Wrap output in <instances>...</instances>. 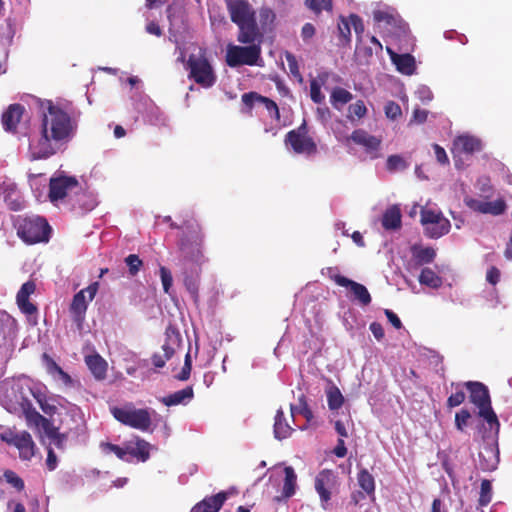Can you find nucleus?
<instances>
[{"instance_id":"nucleus-1","label":"nucleus","mask_w":512,"mask_h":512,"mask_svg":"<svg viewBox=\"0 0 512 512\" xmlns=\"http://www.w3.org/2000/svg\"><path fill=\"white\" fill-rule=\"evenodd\" d=\"M77 127L75 118L60 106L48 101L42 115L40 136L29 143L31 158L46 159L55 154L61 145L74 137Z\"/></svg>"},{"instance_id":"nucleus-2","label":"nucleus","mask_w":512,"mask_h":512,"mask_svg":"<svg viewBox=\"0 0 512 512\" xmlns=\"http://www.w3.org/2000/svg\"><path fill=\"white\" fill-rule=\"evenodd\" d=\"M163 221L169 223L170 228L182 231L178 241V249L185 265L188 262L201 264L204 261L203 245L204 233L194 218L186 219L181 225L172 221L171 216H165Z\"/></svg>"},{"instance_id":"nucleus-3","label":"nucleus","mask_w":512,"mask_h":512,"mask_svg":"<svg viewBox=\"0 0 512 512\" xmlns=\"http://www.w3.org/2000/svg\"><path fill=\"white\" fill-rule=\"evenodd\" d=\"M231 21L238 27L241 44L262 42L263 32L257 24L256 11L248 0H225Z\"/></svg>"},{"instance_id":"nucleus-4","label":"nucleus","mask_w":512,"mask_h":512,"mask_svg":"<svg viewBox=\"0 0 512 512\" xmlns=\"http://www.w3.org/2000/svg\"><path fill=\"white\" fill-rule=\"evenodd\" d=\"M17 235L27 244L48 242L51 227L48 221L41 216H18L14 221Z\"/></svg>"},{"instance_id":"nucleus-5","label":"nucleus","mask_w":512,"mask_h":512,"mask_svg":"<svg viewBox=\"0 0 512 512\" xmlns=\"http://www.w3.org/2000/svg\"><path fill=\"white\" fill-rule=\"evenodd\" d=\"M186 69L189 71V79L193 80L203 88H210L217 81V76L209 59L207 58L205 49H200L197 55H189L186 62Z\"/></svg>"},{"instance_id":"nucleus-6","label":"nucleus","mask_w":512,"mask_h":512,"mask_svg":"<svg viewBox=\"0 0 512 512\" xmlns=\"http://www.w3.org/2000/svg\"><path fill=\"white\" fill-rule=\"evenodd\" d=\"M464 386L469 392V400L479 409V416L484 418L490 428H499L497 415L491 407L489 390L486 385L478 381H467Z\"/></svg>"},{"instance_id":"nucleus-7","label":"nucleus","mask_w":512,"mask_h":512,"mask_svg":"<svg viewBox=\"0 0 512 512\" xmlns=\"http://www.w3.org/2000/svg\"><path fill=\"white\" fill-rule=\"evenodd\" d=\"M261 43H247V46L229 45L226 53V63L229 67L242 65H259L261 60Z\"/></svg>"},{"instance_id":"nucleus-8","label":"nucleus","mask_w":512,"mask_h":512,"mask_svg":"<svg viewBox=\"0 0 512 512\" xmlns=\"http://www.w3.org/2000/svg\"><path fill=\"white\" fill-rule=\"evenodd\" d=\"M113 417L121 424L146 431L151 426V415L147 409H136L132 404L111 409Z\"/></svg>"},{"instance_id":"nucleus-9","label":"nucleus","mask_w":512,"mask_h":512,"mask_svg":"<svg viewBox=\"0 0 512 512\" xmlns=\"http://www.w3.org/2000/svg\"><path fill=\"white\" fill-rule=\"evenodd\" d=\"M285 144L290 146L294 153L315 155L318 147L315 140L309 135V129L306 120L296 128L290 130L285 135Z\"/></svg>"},{"instance_id":"nucleus-10","label":"nucleus","mask_w":512,"mask_h":512,"mask_svg":"<svg viewBox=\"0 0 512 512\" xmlns=\"http://www.w3.org/2000/svg\"><path fill=\"white\" fill-rule=\"evenodd\" d=\"M0 439L8 445L16 447L19 451V458L23 461H29L35 455L36 445L28 431L15 432L8 429L0 433Z\"/></svg>"},{"instance_id":"nucleus-11","label":"nucleus","mask_w":512,"mask_h":512,"mask_svg":"<svg viewBox=\"0 0 512 512\" xmlns=\"http://www.w3.org/2000/svg\"><path fill=\"white\" fill-rule=\"evenodd\" d=\"M79 189L80 184L76 177L58 174L50 178L48 198L51 203L57 204Z\"/></svg>"},{"instance_id":"nucleus-12","label":"nucleus","mask_w":512,"mask_h":512,"mask_svg":"<svg viewBox=\"0 0 512 512\" xmlns=\"http://www.w3.org/2000/svg\"><path fill=\"white\" fill-rule=\"evenodd\" d=\"M99 283L93 282L85 289L77 292L72 299L69 307V312L72 316L73 321L80 328L85 319L87 311L88 301H92L98 291Z\"/></svg>"},{"instance_id":"nucleus-13","label":"nucleus","mask_w":512,"mask_h":512,"mask_svg":"<svg viewBox=\"0 0 512 512\" xmlns=\"http://www.w3.org/2000/svg\"><path fill=\"white\" fill-rule=\"evenodd\" d=\"M337 475L329 469H323L315 478V490L319 494L321 506L327 509V505L331 500L332 490L337 486Z\"/></svg>"},{"instance_id":"nucleus-14","label":"nucleus","mask_w":512,"mask_h":512,"mask_svg":"<svg viewBox=\"0 0 512 512\" xmlns=\"http://www.w3.org/2000/svg\"><path fill=\"white\" fill-rule=\"evenodd\" d=\"M7 410L10 412L21 410L25 416L27 424L37 428H41L48 420L33 407L27 396H21V398L15 403L8 404Z\"/></svg>"},{"instance_id":"nucleus-15","label":"nucleus","mask_w":512,"mask_h":512,"mask_svg":"<svg viewBox=\"0 0 512 512\" xmlns=\"http://www.w3.org/2000/svg\"><path fill=\"white\" fill-rule=\"evenodd\" d=\"M331 279L337 285L349 288L354 296V299L357 300L361 305L367 306L371 303V295L363 284L355 282L340 274L331 276Z\"/></svg>"},{"instance_id":"nucleus-16","label":"nucleus","mask_w":512,"mask_h":512,"mask_svg":"<svg viewBox=\"0 0 512 512\" xmlns=\"http://www.w3.org/2000/svg\"><path fill=\"white\" fill-rule=\"evenodd\" d=\"M465 204L473 211L494 216L503 214L507 208L506 202L503 199L483 201L475 198H466Z\"/></svg>"},{"instance_id":"nucleus-17","label":"nucleus","mask_w":512,"mask_h":512,"mask_svg":"<svg viewBox=\"0 0 512 512\" xmlns=\"http://www.w3.org/2000/svg\"><path fill=\"white\" fill-rule=\"evenodd\" d=\"M36 290V285L33 281L25 282L16 295V302L21 310L26 315H33L37 312V307L30 302L29 297Z\"/></svg>"},{"instance_id":"nucleus-18","label":"nucleus","mask_w":512,"mask_h":512,"mask_svg":"<svg viewBox=\"0 0 512 512\" xmlns=\"http://www.w3.org/2000/svg\"><path fill=\"white\" fill-rule=\"evenodd\" d=\"M351 139L354 143L363 146L372 158L377 157V152L381 145V140L379 138L368 134L363 129H356L352 132Z\"/></svg>"},{"instance_id":"nucleus-19","label":"nucleus","mask_w":512,"mask_h":512,"mask_svg":"<svg viewBox=\"0 0 512 512\" xmlns=\"http://www.w3.org/2000/svg\"><path fill=\"white\" fill-rule=\"evenodd\" d=\"M24 112L25 108L21 104L15 103L9 105L1 117L4 130L7 132L15 133Z\"/></svg>"},{"instance_id":"nucleus-20","label":"nucleus","mask_w":512,"mask_h":512,"mask_svg":"<svg viewBox=\"0 0 512 512\" xmlns=\"http://www.w3.org/2000/svg\"><path fill=\"white\" fill-rule=\"evenodd\" d=\"M421 224L425 227L429 224H440V234H447L450 231V221L445 218L441 211L423 207L420 212Z\"/></svg>"},{"instance_id":"nucleus-21","label":"nucleus","mask_w":512,"mask_h":512,"mask_svg":"<svg viewBox=\"0 0 512 512\" xmlns=\"http://www.w3.org/2000/svg\"><path fill=\"white\" fill-rule=\"evenodd\" d=\"M228 498V493L221 491L216 495L205 497L198 502L191 512H218Z\"/></svg>"},{"instance_id":"nucleus-22","label":"nucleus","mask_w":512,"mask_h":512,"mask_svg":"<svg viewBox=\"0 0 512 512\" xmlns=\"http://www.w3.org/2000/svg\"><path fill=\"white\" fill-rule=\"evenodd\" d=\"M387 51L390 54L393 64L396 66L400 73L405 75L414 74L416 70V63L415 58L411 54H397L391 51L389 48Z\"/></svg>"},{"instance_id":"nucleus-23","label":"nucleus","mask_w":512,"mask_h":512,"mask_svg":"<svg viewBox=\"0 0 512 512\" xmlns=\"http://www.w3.org/2000/svg\"><path fill=\"white\" fill-rule=\"evenodd\" d=\"M453 148L458 152L472 154L482 149V143L474 136L460 135L454 139Z\"/></svg>"},{"instance_id":"nucleus-24","label":"nucleus","mask_w":512,"mask_h":512,"mask_svg":"<svg viewBox=\"0 0 512 512\" xmlns=\"http://www.w3.org/2000/svg\"><path fill=\"white\" fill-rule=\"evenodd\" d=\"M181 265L186 268L189 266V264H195V262H188L185 265L183 264L182 259L180 258ZM205 262V260L201 264H197L198 268L195 270V274L188 275L187 272H185L184 277V285L187 289V291L191 294L193 300L195 302L198 301L199 298V284H200V266Z\"/></svg>"},{"instance_id":"nucleus-25","label":"nucleus","mask_w":512,"mask_h":512,"mask_svg":"<svg viewBox=\"0 0 512 512\" xmlns=\"http://www.w3.org/2000/svg\"><path fill=\"white\" fill-rule=\"evenodd\" d=\"M17 332V321L6 312H0V347L8 337H14Z\"/></svg>"},{"instance_id":"nucleus-26","label":"nucleus","mask_w":512,"mask_h":512,"mask_svg":"<svg viewBox=\"0 0 512 512\" xmlns=\"http://www.w3.org/2000/svg\"><path fill=\"white\" fill-rule=\"evenodd\" d=\"M165 341L162 345V350L164 352L165 358L168 360L173 357L176 349L180 346L182 342L181 334L174 328H168L165 333Z\"/></svg>"},{"instance_id":"nucleus-27","label":"nucleus","mask_w":512,"mask_h":512,"mask_svg":"<svg viewBox=\"0 0 512 512\" xmlns=\"http://www.w3.org/2000/svg\"><path fill=\"white\" fill-rule=\"evenodd\" d=\"M85 363L97 380H103L107 374V362L97 353L85 357Z\"/></svg>"},{"instance_id":"nucleus-28","label":"nucleus","mask_w":512,"mask_h":512,"mask_svg":"<svg viewBox=\"0 0 512 512\" xmlns=\"http://www.w3.org/2000/svg\"><path fill=\"white\" fill-rule=\"evenodd\" d=\"M76 196L71 203L73 209H79L82 212L91 211L97 205L94 195L84 191L81 188L75 191Z\"/></svg>"},{"instance_id":"nucleus-29","label":"nucleus","mask_w":512,"mask_h":512,"mask_svg":"<svg viewBox=\"0 0 512 512\" xmlns=\"http://www.w3.org/2000/svg\"><path fill=\"white\" fill-rule=\"evenodd\" d=\"M294 429L288 423L284 411L280 408L277 410L274 421V437L278 440L288 438Z\"/></svg>"},{"instance_id":"nucleus-30","label":"nucleus","mask_w":512,"mask_h":512,"mask_svg":"<svg viewBox=\"0 0 512 512\" xmlns=\"http://www.w3.org/2000/svg\"><path fill=\"white\" fill-rule=\"evenodd\" d=\"M479 466L483 471H493L499 463L498 453L491 447L485 446L478 454Z\"/></svg>"},{"instance_id":"nucleus-31","label":"nucleus","mask_w":512,"mask_h":512,"mask_svg":"<svg viewBox=\"0 0 512 512\" xmlns=\"http://www.w3.org/2000/svg\"><path fill=\"white\" fill-rule=\"evenodd\" d=\"M5 202L11 210L18 211L22 208V201L15 183H4L0 188Z\"/></svg>"},{"instance_id":"nucleus-32","label":"nucleus","mask_w":512,"mask_h":512,"mask_svg":"<svg viewBox=\"0 0 512 512\" xmlns=\"http://www.w3.org/2000/svg\"><path fill=\"white\" fill-rule=\"evenodd\" d=\"M194 396V391L191 386H188L182 390L176 391L172 394H169L167 396H164L161 399V402L165 406H176L179 404H185L189 402Z\"/></svg>"},{"instance_id":"nucleus-33","label":"nucleus","mask_w":512,"mask_h":512,"mask_svg":"<svg viewBox=\"0 0 512 512\" xmlns=\"http://www.w3.org/2000/svg\"><path fill=\"white\" fill-rule=\"evenodd\" d=\"M401 211L397 205L387 208L382 216V226L386 230H395L401 227Z\"/></svg>"},{"instance_id":"nucleus-34","label":"nucleus","mask_w":512,"mask_h":512,"mask_svg":"<svg viewBox=\"0 0 512 512\" xmlns=\"http://www.w3.org/2000/svg\"><path fill=\"white\" fill-rule=\"evenodd\" d=\"M357 482L361 490H363L368 497H375V479L366 468H361L359 470L357 474Z\"/></svg>"},{"instance_id":"nucleus-35","label":"nucleus","mask_w":512,"mask_h":512,"mask_svg":"<svg viewBox=\"0 0 512 512\" xmlns=\"http://www.w3.org/2000/svg\"><path fill=\"white\" fill-rule=\"evenodd\" d=\"M128 455L145 462L150 456V444L143 439H137L134 445L127 446Z\"/></svg>"},{"instance_id":"nucleus-36","label":"nucleus","mask_w":512,"mask_h":512,"mask_svg":"<svg viewBox=\"0 0 512 512\" xmlns=\"http://www.w3.org/2000/svg\"><path fill=\"white\" fill-rule=\"evenodd\" d=\"M351 19L348 17H345L343 15H340L338 18V36H339V43L342 46H348L351 43Z\"/></svg>"},{"instance_id":"nucleus-37","label":"nucleus","mask_w":512,"mask_h":512,"mask_svg":"<svg viewBox=\"0 0 512 512\" xmlns=\"http://www.w3.org/2000/svg\"><path fill=\"white\" fill-rule=\"evenodd\" d=\"M412 255L418 266L430 264L436 257V251L432 247H412Z\"/></svg>"},{"instance_id":"nucleus-38","label":"nucleus","mask_w":512,"mask_h":512,"mask_svg":"<svg viewBox=\"0 0 512 512\" xmlns=\"http://www.w3.org/2000/svg\"><path fill=\"white\" fill-rule=\"evenodd\" d=\"M284 473L285 478L282 489V497L288 499L295 494L297 475L291 466L285 467Z\"/></svg>"},{"instance_id":"nucleus-39","label":"nucleus","mask_w":512,"mask_h":512,"mask_svg":"<svg viewBox=\"0 0 512 512\" xmlns=\"http://www.w3.org/2000/svg\"><path fill=\"white\" fill-rule=\"evenodd\" d=\"M418 280L420 284L434 289H437L442 285V278L430 268L422 269Z\"/></svg>"},{"instance_id":"nucleus-40","label":"nucleus","mask_w":512,"mask_h":512,"mask_svg":"<svg viewBox=\"0 0 512 512\" xmlns=\"http://www.w3.org/2000/svg\"><path fill=\"white\" fill-rule=\"evenodd\" d=\"M328 407L330 410H338L344 403V397L336 386H331L326 391Z\"/></svg>"},{"instance_id":"nucleus-41","label":"nucleus","mask_w":512,"mask_h":512,"mask_svg":"<svg viewBox=\"0 0 512 512\" xmlns=\"http://www.w3.org/2000/svg\"><path fill=\"white\" fill-rule=\"evenodd\" d=\"M353 99V95L348 90L336 87L331 93V103L335 108H338V104L344 105Z\"/></svg>"},{"instance_id":"nucleus-42","label":"nucleus","mask_w":512,"mask_h":512,"mask_svg":"<svg viewBox=\"0 0 512 512\" xmlns=\"http://www.w3.org/2000/svg\"><path fill=\"white\" fill-rule=\"evenodd\" d=\"M305 4L316 15L322 11L331 12L333 10V0H305Z\"/></svg>"},{"instance_id":"nucleus-43","label":"nucleus","mask_w":512,"mask_h":512,"mask_svg":"<svg viewBox=\"0 0 512 512\" xmlns=\"http://www.w3.org/2000/svg\"><path fill=\"white\" fill-rule=\"evenodd\" d=\"M290 411H291V418H294V415L298 413V414H301V415H303L305 417L307 423H310L313 420V418H314L313 412L310 409V407L308 406V404L305 401L304 397L300 398V405L299 406H295V405L291 404L290 405Z\"/></svg>"},{"instance_id":"nucleus-44","label":"nucleus","mask_w":512,"mask_h":512,"mask_svg":"<svg viewBox=\"0 0 512 512\" xmlns=\"http://www.w3.org/2000/svg\"><path fill=\"white\" fill-rule=\"evenodd\" d=\"M41 410L49 416H53L57 412V406L55 405V400L52 398H47L45 395L38 394L35 395Z\"/></svg>"},{"instance_id":"nucleus-45","label":"nucleus","mask_w":512,"mask_h":512,"mask_svg":"<svg viewBox=\"0 0 512 512\" xmlns=\"http://www.w3.org/2000/svg\"><path fill=\"white\" fill-rule=\"evenodd\" d=\"M492 500V484L488 479H483L480 487L479 505L487 506Z\"/></svg>"},{"instance_id":"nucleus-46","label":"nucleus","mask_w":512,"mask_h":512,"mask_svg":"<svg viewBox=\"0 0 512 512\" xmlns=\"http://www.w3.org/2000/svg\"><path fill=\"white\" fill-rule=\"evenodd\" d=\"M349 18L351 19V25L354 29V32L356 34V41L357 43H361L363 39V34L365 31V26L363 23L362 18L357 14H350Z\"/></svg>"},{"instance_id":"nucleus-47","label":"nucleus","mask_w":512,"mask_h":512,"mask_svg":"<svg viewBox=\"0 0 512 512\" xmlns=\"http://www.w3.org/2000/svg\"><path fill=\"white\" fill-rule=\"evenodd\" d=\"M260 23L263 30H266L267 27H271L274 24L276 19V15L271 8L264 7L260 9Z\"/></svg>"},{"instance_id":"nucleus-48","label":"nucleus","mask_w":512,"mask_h":512,"mask_svg":"<svg viewBox=\"0 0 512 512\" xmlns=\"http://www.w3.org/2000/svg\"><path fill=\"white\" fill-rule=\"evenodd\" d=\"M348 112V118L353 119L354 117H357L360 119L366 115L367 108L362 100H358L349 106Z\"/></svg>"},{"instance_id":"nucleus-49","label":"nucleus","mask_w":512,"mask_h":512,"mask_svg":"<svg viewBox=\"0 0 512 512\" xmlns=\"http://www.w3.org/2000/svg\"><path fill=\"white\" fill-rule=\"evenodd\" d=\"M260 103L264 105L272 118L277 121L280 120V111L275 101L268 97L262 96V98H260Z\"/></svg>"},{"instance_id":"nucleus-50","label":"nucleus","mask_w":512,"mask_h":512,"mask_svg":"<svg viewBox=\"0 0 512 512\" xmlns=\"http://www.w3.org/2000/svg\"><path fill=\"white\" fill-rule=\"evenodd\" d=\"M470 419L471 413L469 410L461 409L459 412H457L455 415V426L457 430L463 432Z\"/></svg>"},{"instance_id":"nucleus-51","label":"nucleus","mask_w":512,"mask_h":512,"mask_svg":"<svg viewBox=\"0 0 512 512\" xmlns=\"http://www.w3.org/2000/svg\"><path fill=\"white\" fill-rule=\"evenodd\" d=\"M389 171L403 170L407 167L405 160L399 155H391L386 162Z\"/></svg>"},{"instance_id":"nucleus-52","label":"nucleus","mask_w":512,"mask_h":512,"mask_svg":"<svg viewBox=\"0 0 512 512\" xmlns=\"http://www.w3.org/2000/svg\"><path fill=\"white\" fill-rule=\"evenodd\" d=\"M5 480L18 491H22L25 487L24 481L14 471L6 470L4 472Z\"/></svg>"},{"instance_id":"nucleus-53","label":"nucleus","mask_w":512,"mask_h":512,"mask_svg":"<svg viewBox=\"0 0 512 512\" xmlns=\"http://www.w3.org/2000/svg\"><path fill=\"white\" fill-rule=\"evenodd\" d=\"M125 262L129 268V273L135 276L142 266V260L136 254H130L125 258Z\"/></svg>"},{"instance_id":"nucleus-54","label":"nucleus","mask_w":512,"mask_h":512,"mask_svg":"<svg viewBox=\"0 0 512 512\" xmlns=\"http://www.w3.org/2000/svg\"><path fill=\"white\" fill-rule=\"evenodd\" d=\"M310 96L311 100L316 104H321L325 99L321 92V86L315 79L310 82Z\"/></svg>"},{"instance_id":"nucleus-55","label":"nucleus","mask_w":512,"mask_h":512,"mask_svg":"<svg viewBox=\"0 0 512 512\" xmlns=\"http://www.w3.org/2000/svg\"><path fill=\"white\" fill-rule=\"evenodd\" d=\"M191 370H192V360H191L190 353L187 352L185 355L184 365L181 369V372L177 375L176 378L180 381L188 380L190 377V374H191Z\"/></svg>"},{"instance_id":"nucleus-56","label":"nucleus","mask_w":512,"mask_h":512,"mask_svg":"<svg viewBox=\"0 0 512 512\" xmlns=\"http://www.w3.org/2000/svg\"><path fill=\"white\" fill-rule=\"evenodd\" d=\"M466 395L463 390H458L451 394L447 399V407L454 408L461 405L465 401Z\"/></svg>"},{"instance_id":"nucleus-57","label":"nucleus","mask_w":512,"mask_h":512,"mask_svg":"<svg viewBox=\"0 0 512 512\" xmlns=\"http://www.w3.org/2000/svg\"><path fill=\"white\" fill-rule=\"evenodd\" d=\"M285 57H286V60H287V63H288V66H289V70H290L291 74L294 77L299 78L300 80H302V76H301V73L299 71V66H298V62L296 60V57L292 53H290V52H286Z\"/></svg>"},{"instance_id":"nucleus-58","label":"nucleus","mask_w":512,"mask_h":512,"mask_svg":"<svg viewBox=\"0 0 512 512\" xmlns=\"http://www.w3.org/2000/svg\"><path fill=\"white\" fill-rule=\"evenodd\" d=\"M260 98H262V95L257 92H248L244 93L241 99L243 104L251 110L256 103H260Z\"/></svg>"},{"instance_id":"nucleus-59","label":"nucleus","mask_w":512,"mask_h":512,"mask_svg":"<svg viewBox=\"0 0 512 512\" xmlns=\"http://www.w3.org/2000/svg\"><path fill=\"white\" fill-rule=\"evenodd\" d=\"M104 448L109 452H113L119 459L128 461L127 447L122 448V447L112 444V443H105Z\"/></svg>"},{"instance_id":"nucleus-60","label":"nucleus","mask_w":512,"mask_h":512,"mask_svg":"<svg viewBox=\"0 0 512 512\" xmlns=\"http://www.w3.org/2000/svg\"><path fill=\"white\" fill-rule=\"evenodd\" d=\"M160 276H161V281H162L164 292L169 293V290H170V288L172 286V282H173L171 272L166 267L161 266L160 267Z\"/></svg>"},{"instance_id":"nucleus-61","label":"nucleus","mask_w":512,"mask_h":512,"mask_svg":"<svg viewBox=\"0 0 512 512\" xmlns=\"http://www.w3.org/2000/svg\"><path fill=\"white\" fill-rule=\"evenodd\" d=\"M42 360L45 365L47 372L52 376L56 377V371L60 368V366L51 358L47 353L42 355Z\"/></svg>"},{"instance_id":"nucleus-62","label":"nucleus","mask_w":512,"mask_h":512,"mask_svg":"<svg viewBox=\"0 0 512 512\" xmlns=\"http://www.w3.org/2000/svg\"><path fill=\"white\" fill-rule=\"evenodd\" d=\"M385 114L388 118L395 120L401 115V108L397 103L390 101L385 106Z\"/></svg>"},{"instance_id":"nucleus-63","label":"nucleus","mask_w":512,"mask_h":512,"mask_svg":"<svg viewBox=\"0 0 512 512\" xmlns=\"http://www.w3.org/2000/svg\"><path fill=\"white\" fill-rule=\"evenodd\" d=\"M45 435L53 441L60 434L59 428L54 426L53 423L48 419L46 423L41 427Z\"/></svg>"},{"instance_id":"nucleus-64","label":"nucleus","mask_w":512,"mask_h":512,"mask_svg":"<svg viewBox=\"0 0 512 512\" xmlns=\"http://www.w3.org/2000/svg\"><path fill=\"white\" fill-rule=\"evenodd\" d=\"M500 277H501V272L495 266H491L486 273L487 282L493 286H495L500 281Z\"/></svg>"}]
</instances>
